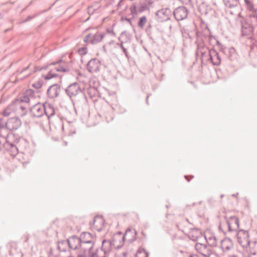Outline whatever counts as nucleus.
<instances>
[{
    "mask_svg": "<svg viewBox=\"0 0 257 257\" xmlns=\"http://www.w3.org/2000/svg\"><path fill=\"white\" fill-rule=\"evenodd\" d=\"M20 138H15V135L10 134L9 136V140L4 144V147L9 152L12 156H15L19 153L18 144L20 141Z\"/></svg>",
    "mask_w": 257,
    "mask_h": 257,
    "instance_id": "obj_1",
    "label": "nucleus"
},
{
    "mask_svg": "<svg viewBox=\"0 0 257 257\" xmlns=\"http://www.w3.org/2000/svg\"><path fill=\"white\" fill-rule=\"evenodd\" d=\"M206 50H208V48L202 46L201 48H198L196 53L197 55L200 53L203 56L205 55ZM208 51L209 56V60L211 61L212 64L215 66L219 65L221 63V58L218 53L214 49L208 50Z\"/></svg>",
    "mask_w": 257,
    "mask_h": 257,
    "instance_id": "obj_2",
    "label": "nucleus"
},
{
    "mask_svg": "<svg viewBox=\"0 0 257 257\" xmlns=\"http://www.w3.org/2000/svg\"><path fill=\"white\" fill-rule=\"evenodd\" d=\"M223 227H227L228 231L229 232L238 231L239 229V219L235 216H230L226 220L225 223L221 224L219 226V230L222 231L224 234L226 232L223 230Z\"/></svg>",
    "mask_w": 257,
    "mask_h": 257,
    "instance_id": "obj_3",
    "label": "nucleus"
},
{
    "mask_svg": "<svg viewBox=\"0 0 257 257\" xmlns=\"http://www.w3.org/2000/svg\"><path fill=\"white\" fill-rule=\"evenodd\" d=\"M81 244V242L79 237L76 235H72L66 240L60 241L58 247L60 251H66L65 249L62 248L61 245L68 244L70 248L76 250L80 248Z\"/></svg>",
    "mask_w": 257,
    "mask_h": 257,
    "instance_id": "obj_4",
    "label": "nucleus"
},
{
    "mask_svg": "<svg viewBox=\"0 0 257 257\" xmlns=\"http://www.w3.org/2000/svg\"><path fill=\"white\" fill-rule=\"evenodd\" d=\"M96 240L89 241L87 242L81 243L80 248L84 253L88 252V257H96L98 247L95 246Z\"/></svg>",
    "mask_w": 257,
    "mask_h": 257,
    "instance_id": "obj_5",
    "label": "nucleus"
},
{
    "mask_svg": "<svg viewBox=\"0 0 257 257\" xmlns=\"http://www.w3.org/2000/svg\"><path fill=\"white\" fill-rule=\"evenodd\" d=\"M235 233L237 242L242 248L249 245V243L251 240L248 231L239 229Z\"/></svg>",
    "mask_w": 257,
    "mask_h": 257,
    "instance_id": "obj_6",
    "label": "nucleus"
},
{
    "mask_svg": "<svg viewBox=\"0 0 257 257\" xmlns=\"http://www.w3.org/2000/svg\"><path fill=\"white\" fill-rule=\"evenodd\" d=\"M102 244L101 249L103 251L105 255L109 253L113 248L118 249L122 246V243L117 244V243L113 239L111 241L104 239L102 242Z\"/></svg>",
    "mask_w": 257,
    "mask_h": 257,
    "instance_id": "obj_7",
    "label": "nucleus"
},
{
    "mask_svg": "<svg viewBox=\"0 0 257 257\" xmlns=\"http://www.w3.org/2000/svg\"><path fill=\"white\" fill-rule=\"evenodd\" d=\"M31 111L33 113L34 116L36 117H40L43 116V114L45 113L48 117L49 118L54 114V111L52 110L53 112L50 114H49L47 112L44 105H41L40 104L35 105L32 107Z\"/></svg>",
    "mask_w": 257,
    "mask_h": 257,
    "instance_id": "obj_8",
    "label": "nucleus"
},
{
    "mask_svg": "<svg viewBox=\"0 0 257 257\" xmlns=\"http://www.w3.org/2000/svg\"><path fill=\"white\" fill-rule=\"evenodd\" d=\"M171 14V11L170 9H162L156 12L155 16L158 21L162 22L169 20Z\"/></svg>",
    "mask_w": 257,
    "mask_h": 257,
    "instance_id": "obj_9",
    "label": "nucleus"
},
{
    "mask_svg": "<svg viewBox=\"0 0 257 257\" xmlns=\"http://www.w3.org/2000/svg\"><path fill=\"white\" fill-rule=\"evenodd\" d=\"M65 91L70 97L76 96L82 92L79 84L77 82H74L70 84L65 89Z\"/></svg>",
    "mask_w": 257,
    "mask_h": 257,
    "instance_id": "obj_10",
    "label": "nucleus"
},
{
    "mask_svg": "<svg viewBox=\"0 0 257 257\" xmlns=\"http://www.w3.org/2000/svg\"><path fill=\"white\" fill-rule=\"evenodd\" d=\"M173 15L177 21L183 20L187 17L188 10L184 6L179 7L175 9Z\"/></svg>",
    "mask_w": 257,
    "mask_h": 257,
    "instance_id": "obj_11",
    "label": "nucleus"
},
{
    "mask_svg": "<svg viewBox=\"0 0 257 257\" xmlns=\"http://www.w3.org/2000/svg\"><path fill=\"white\" fill-rule=\"evenodd\" d=\"M21 124L22 121L19 117H11L7 120V128L10 131L16 130L19 128Z\"/></svg>",
    "mask_w": 257,
    "mask_h": 257,
    "instance_id": "obj_12",
    "label": "nucleus"
},
{
    "mask_svg": "<svg viewBox=\"0 0 257 257\" xmlns=\"http://www.w3.org/2000/svg\"><path fill=\"white\" fill-rule=\"evenodd\" d=\"M61 90L60 86L57 84L51 85L47 90V95L50 98H55L59 96Z\"/></svg>",
    "mask_w": 257,
    "mask_h": 257,
    "instance_id": "obj_13",
    "label": "nucleus"
},
{
    "mask_svg": "<svg viewBox=\"0 0 257 257\" xmlns=\"http://www.w3.org/2000/svg\"><path fill=\"white\" fill-rule=\"evenodd\" d=\"M100 62L96 58L91 59L87 64V69L91 73L96 72L99 70Z\"/></svg>",
    "mask_w": 257,
    "mask_h": 257,
    "instance_id": "obj_14",
    "label": "nucleus"
},
{
    "mask_svg": "<svg viewBox=\"0 0 257 257\" xmlns=\"http://www.w3.org/2000/svg\"><path fill=\"white\" fill-rule=\"evenodd\" d=\"M249 245L244 247V250L247 253L248 256L255 255L257 253V240L250 241Z\"/></svg>",
    "mask_w": 257,
    "mask_h": 257,
    "instance_id": "obj_15",
    "label": "nucleus"
},
{
    "mask_svg": "<svg viewBox=\"0 0 257 257\" xmlns=\"http://www.w3.org/2000/svg\"><path fill=\"white\" fill-rule=\"evenodd\" d=\"M79 238L81 243L87 242H89V241L96 240L95 235H93L92 234L88 232H82Z\"/></svg>",
    "mask_w": 257,
    "mask_h": 257,
    "instance_id": "obj_16",
    "label": "nucleus"
},
{
    "mask_svg": "<svg viewBox=\"0 0 257 257\" xmlns=\"http://www.w3.org/2000/svg\"><path fill=\"white\" fill-rule=\"evenodd\" d=\"M221 247L223 251L230 250L233 247L232 240L229 238H225L221 240Z\"/></svg>",
    "mask_w": 257,
    "mask_h": 257,
    "instance_id": "obj_17",
    "label": "nucleus"
},
{
    "mask_svg": "<svg viewBox=\"0 0 257 257\" xmlns=\"http://www.w3.org/2000/svg\"><path fill=\"white\" fill-rule=\"evenodd\" d=\"M132 230L130 228H127L125 231V233L124 235H122L120 231L118 232L116 234H114L113 237V240H114L116 243L117 240H119V243H122L123 244V242L124 240L125 237L127 235L128 233L131 232Z\"/></svg>",
    "mask_w": 257,
    "mask_h": 257,
    "instance_id": "obj_18",
    "label": "nucleus"
},
{
    "mask_svg": "<svg viewBox=\"0 0 257 257\" xmlns=\"http://www.w3.org/2000/svg\"><path fill=\"white\" fill-rule=\"evenodd\" d=\"M103 33H96L93 35H91V39L90 40V43L92 44H96L101 42L104 36Z\"/></svg>",
    "mask_w": 257,
    "mask_h": 257,
    "instance_id": "obj_19",
    "label": "nucleus"
},
{
    "mask_svg": "<svg viewBox=\"0 0 257 257\" xmlns=\"http://www.w3.org/2000/svg\"><path fill=\"white\" fill-rule=\"evenodd\" d=\"M57 63H60L61 64L59 65L58 67H56L55 69L58 72H66L69 71V69L67 67H65L62 64H64L65 62H63L62 60H60L59 61H56L52 62L51 63L52 65H55Z\"/></svg>",
    "mask_w": 257,
    "mask_h": 257,
    "instance_id": "obj_20",
    "label": "nucleus"
},
{
    "mask_svg": "<svg viewBox=\"0 0 257 257\" xmlns=\"http://www.w3.org/2000/svg\"><path fill=\"white\" fill-rule=\"evenodd\" d=\"M226 7L232 9L239 5V0H223Z\"/></svg>",
    "mask_w": 257,
    "mask_h": 257,
    "instance_id": "obj_21",
    "label": "nucleus"
},
{
    "mask_svg": "<svg viewBox=\"0 0 257 257\" xmlns=\"http://www.w3.org/2000/svg\"><path fill=\"white\" fill-rule=\"evenodd\" d=\"M206 241L210 246H216L217 245V240L214 235H211L209 237H205Z\"/></svg>",
    "mask_w": 257,
    "mask_h": 257,
    "instance_id": "obj_22",
    "label": "nucleus"
},
{
    "mask_svg": "<svg viewBox=\"0 0 257 257\" xmlns=\"http://www.w3.org/2000/svg\"><path fill=\"white\" fill-rule=\"evenodd\" d=\"M200 253L204 257H209L212 254V251L210 248L206 245V247L204 248V249L200 252Z\"/></svg>",
    "mask_w": 257,
    "mask_h": 257,
    "instance_id": "obj_23",
    "label": "nucleus"
},
{
    "mask_svg": "<svg viewBox=\"0 0 257 257\" xmlns=\"http://www.w3.org/2000/svg\"><path fill=\"white\" fill-rule=\"evenodd\" d=\"M147 22V18L146 16L141 17L138 23V26L141 28H143L145 24Z\"/></svg>",
    "mask_w": 257,
    "mask_h": 257,
    "instance_id": "obj_24",
    "label": "nucleus"
},
{
    "mask_svg": "<svg viewBox=\"0 0 257 257\" xmlns=\"http://www.w3.org/2000/svg\"><path fill=\"white\" fill-rule=\"evenodd\" d=\"M146 10H149V8L146 4H141L138 8V11L140 13H142Z\"/></svg>",
    "mask_w": 257,
    "mask_h": 257,
    "instance_id": "obj_25",
    "label": "nucleus"
},
{
    "mask_svg": "<svg viewBox=\"0 0 257 257\" xmlns=\"http://www.w3.org/2000/svg\"><path fill=\"white\" fill-rule=\"evenodd\" d=\"M206 245L201 243H197L195 245L196 249L200 253L204 248L206 247Z\"/></svg>",
    "mask_w": 257,
    "mask_h": 257,
    "instance_id": "obj_26",
    "label": "nucleus"
},
{
    "mask_svg": "<svg viewBox=\"0 0 257 257\" xmlns=\"http://www.w3.org/2000/svg\"><path fill=\"white\" fill-rule=\"evenodd\" d=\"M7 121L2 117L0 118V130H2L7 128Z\"/></svg>",
    "mask_w": 257,
    "mask_h": 257,
    "instance_id": "obj_27",
    "label": "nucleus"
},
{
    "mask_svg": "<svg viewBox=\"0 0 257 257\" xmlns=\"http://www.w3.org/2000/svg\"><path fill=\"white\" fill-rule=\"evenodd\" d=\"M58 75L55 73H52L51 72H49L47 75L45 76V79L46 80H49L53 77H57Z\"/></svg>",
    "mask_w": 257,
    "mask_h": 257,
    "instance_id": "obj_28",
    "label": "nucleus"
},
{
    "mask_svg": "<svg viewBox=\"0 0 257 257\" xmlns=\"http://www.w3.org/2000/svg\"><path fill=\"white\" fill-rule=\"evenodd\" d=\"M97 220H98L100 223H102L103 222V219L101 216H95V218H94L93 222V225L95 227H97V225L95 224Z\"/></svg>",
    "mask_w": 257,
    "mask_h": 257,
    "instance_id": "obj_29",
    "label": "nucleus"
},
{
    "mask_svg": "<svg viewBox=\"0 0 257 257\" xmlns=\"http://www.w3.org/2000/svg\"><path fill=\"white\" fill-rule=\"evenodd\" d=\"M43 84V81L42 80H39L36 82L32 84V86L36 89L40 88Z\"/></svg>",
    "mask_w": 257,
    "mask_h": 257,
    "instance_id": "obj_30",
    "label": "nucleus"
},
{
    "mask_svg": "<svg viewBox=\"0 0 257 257\" xmlns=\"http://www.w3.org/2000/svg\"><path fill=\"white\" fill-rule=\"evenodd\" d=\"M78 53L80 55H84L87 53V49L85 47L80 48L78 50Z\"/></svg>",
    "mask_w": 257,
    "mask_h": 257,
    "instance_id": "obj_31",
    "label": "nucleus"
},
{
    "mask_svg": "<svg viewBox=\"0 0 257 257\" xmlns=\"http://www.w3.org/2000/svg\"><path fill=\"white\" fill-rule=\"evenodd\" d=\"M143 253L146 257H148V253L147 252H146V251L145 250V249H143V251H142L141 250H138V251L137 252L136 254V257H140V256L141 255V254Z\"/></svg>",
    "mask_w": 257,
    "mask_h": 257,
    "instance_id": "obj_32",
    "label": "nucleus"
},
{
    "mask_svg": "<svg viewBox=\"0 0 257 257\" xmlns=\"http://www.w3.org/2000/svg\"><path fill=\"white\" fill-rule=\"evenodd\" d=\"M34 92L35 91L33 90L29 89L26 91V94L28 96L33 97Z\"/></svg>",
    "mask_w": 257,
    "mask_h": 257,
    "instance_id": "obj_33",
    "label": "nucleus"
},
{
    "mask_svg": "<svg viewBox=\"0 0 257 257\" xmlns=\"http://www.w3.org/2000/svg\"><path fill=\"white\" fill-rule=\"evenodd\" d=\"M130 10L132 14L137 15V7L135 5H133L130 8Z\"/></svg>",
    "mask_w": 257,
    "mask_h": 257,
    "instance_id": "obj_34",
    "label": "nucleus"
},
{
    "mask_svg": "<svg viewBox=\"0 0 257 257\" xmlns=\"http://www.w3.org/2000/svg\"><path fill=\"white\" fill-rule=\"evenodd\" d=\"M21 102H29L30 101V98L26 94L21 99Z\"/></svg>",
    "mask_w": 257,
    "mask_h": 257,
    "instance_id": "obj_35",
    "label": "nucleus"
},
{
    "mask_svg": "<svg viewBox=\"0 0 257 257\" xmlns=\"http://www.w3.org/2000/svg\"><path fill=\"white\" fill-rule=\"evenodd\" d=\"M11 112L9 110L8 108H6L3 112V115L4 116H8L10 115Z\"/></svg>",
    "mask_w": 257,
    "mask_h": 257,
    "instance_id": "obj_36",
    "label": "nucleus"
},
{
    "mask_svg": "<svg viewBox=\"0 0 257 257\" xmlns=\"http://www.w3.org/2000/svg\"><path fill=\"white\" fill-rule=\"evenodd\" d=\"M91 39V34H89L87 35L84 38V42H90V40Z\"/></svg>",
    "mask_w": 257,
    "mask_h": 257,
    "instance_id": "obj_37",
    "label": "nucleus"
},
{
    "mask_svg": "<svg viewBox=\"0 0 257 257\" xmlns=\"http://www.w3.org/2000/svg\"><path fill=\"white\" fill-rule=\"evenodd\" d=\"M124 36H126V31H123L120 34V37L118 38V40L120 42V44H122L123 45V42L121 40V38H122Z\"/></svg>",
    "mask_w": 257,
    "mask_h": 257,
    "instance_id": "obj_38",
    "label": "nucleus"
},
{
    "mask_svg": "<svg viewBox=\"0 0 257 257\" xmlns=\"http://www.w3.org/2000/svg\"><path fill=\"white\" fill-rule=\"evenodd\" d=\"M247 6L248 7V11H252V12H254V11L255 12V10H254V9L253 5L251 3H250L248 5H247Z\"/></svg>",
    "mask_w": 257,
    "mask_h": 257,
    "instance_id": "obj_39",
    "label": "nucleus"
},
{
    "mask_svg": "<svg viewBox=\"0 0 257 257\" xmlns=\"http://www.w3.org/2000/svg\"><path fill=\"white\" fill-rule=\"evenodd\" d=\"M35 16H28L26 19L24 20L23 21V23H26L27 22H28L30 20H31L32 19H33L34 18H35Z\"/></svg>",
    "mask_w": 257,
    "mask_h": 257,
    "instance_id": "obj_40",
    "label": "nucleus"
},
{
    "mask_svg": "<svg viewBox=\"0 0 257 257\" xmlns=\"http://www.w3.org/2000/svg\"><path fill=\"white\" fill-rule=\"evenodd\" d=\"M221 50L223 52H226V51H228V52H231V51H234L233 48L229 50L227 49L226 47L223 48V46L221 47Z\"/></svg>",
    "mask_w": 257,
    "mask_h": 257,
    "instance_id": "obj_41",
    "label": "nucleus"
},
{
    "mask_svg": "<svg viewBox=\"0 0 257 257\" xmlns=\"http://www.w3.org/2000/svg\"><path fill=\"white\" fill-rule=\"evenodd\" d=\"M122 50L123 53L124 54L125 56H126V57L128 59L129 56H128V54L127 52L126 48H123V49H122Z\"/></svg>",
    "mask_w": 257,
    "mask_h": 257,
    "instance_id": "obj_42",
    "label": "nucleus"
},
{
    "mask_svg": "<svg viewBox=\"0 0 257 257\" xmlns=\"http://www.w3.org/2000/svg\"><path fill=\"white\" fill-rule=\"evenodd\" d=\"M20 108L24 111V113L22 115H24L27 112L26 107L23 106H20Z\"/></svg>",
    "mask_w": 257,
    "mask_h": 257,
    "instance_id": "obj_43",
    "label": "nucleus"
},
{
    "mask_svg": "<svg viewBox=\"0 0 257 257\" xmlns=\"http://www.w3.org/2000/svg\"><path fill=\"white\" fill-rule=\"evenodd\" d=\"M145 1L146 2L145 4H148L149 5H151L154 3V1L153 0H145Z\"/></svg>",
    "mask_w": 257,
    "mask_h": 257,
    "instance_id": "obj_44",
    "label": "nucleus"
},
{
    "mask_svg": "<svg viewBox=\"0 0 257 257\" xmlns=\"http://www.w3.org/2000/svg\"><path fill=\"white\" fill-rule=\"evenodd\" d=\"M88 13L89 14H93V9H92V7H89L88 8Z\"/></svg>",
    "mask_w": 257,
    "mask_h": 257,
    "instance_id": "obj_45",
    "label": "nucleus"
},
{
    "mask_svg": "<svg viewBox=\"0 0 257 257\" xmlns=\"http://www.w3.org/2000/svg\"><path fill=\"white\" fill-rule=\"evenodd\" d=\"M29 68V66H27L26 67V68H25L23 70L20 71V70H18L17 71V73H22L23 71H26V70H27Z\"/></svg>",
    "mask_w": 257,
    "mask_h": 257,
    "instance_id": "obj_46",
    "label": "nucleus"
},
{
    "mask_svg": "<svg viewBox=\"0 0 257 257\" xmlns=\"http://www.w3.org/2000/svg\"><path fill=\"white\" fill-rule=\"evenodd\" d=\"M77 257H88V254L87 256L86 253H84L83 254H78Z\"/></svg>",
    "mask_w": 257,
    "mask_h": 257,
    "instance_id": "obj_47",
    "label": "nucleus"
},
{
    "mask_svg": "<svg viewBox=\"0 0 257 257\" xmlns=\"http://www.w3.org/2000/svg\"><path fill=\"white\" fill-rule=\"evenodd\" d=\"M250 17L255 18L257 19V10H255V14H253V15H251L250 16Z\"/></svg>",
    "mask_w": 257,
    "mask_h": 257,
    "instance_id": "obj_48",
    "label": "nucleus"
},
{
    "mask_svg": "<svg viewBox=\"0 0 257 257\" xmlns=\"http://www.w3.org/2000/svg\"><path fill=\"white\" fill-rule=\"evenodd\" d=\"M125 20L128 22L130 24H131V19H128V18H125Z\"/></svg>",
    "mask_w": 257,
    "mask_h": 257,
    "instance_id": "obj_49",
    "label": "nucleus"
},
{
    "mask_svg": "<svg viewBox=\"0 0 257 257\" xmlns=\"http://www.w3.org/2000/svg\"><path fill=\"white\" fill-rule=\"evenodd\" d=\"M32 3V2H31L29 4V5L28 6H27V7H26L23 10H22V12H24L27 8L28 7H29L30 5H31Z\"/></svg>",
    "mask_w": 257,
    "mask_h": 257,
    "instance_id": "obj_50",
    "label": "nucleus"
},
{
    "mask_svg": "<svg viewBox=\"0 0 257 257\" xmlns=\"http://www.w3.org/2000/svg\"><path fill=\"white\" fill-rule=\"evenodd\" d=\"M117 45H118V46H119L120 47V48H121V49H123V48H124V46H123V45H122V44H118H118H117Z\"/></svg>",
    "mask_w": 257,
    "mask_h": 257,
    "instance_id": "obj_51",
    "label": "nucleus"
},
{
    "mask_svg": "<svg viewBox=\"0 0 257 257\" xmlns=\"http://www.w3.org/2000/svg\"><path fill=\"white\" fill-rule=\"evenodd\" d=\"M127 255V253L126 252H124L122 253V255L124 257H126Z\"/></svg>",
    "mask_w": 257,
    "mask_h": 257,
    "instance_id": "obj_52",
    "label": "nucleus"
},
{
    "mask_svg": "<svg viewBox=\"0 0 257 257\" xmlns=\"http://www.w3.org/2000/svg\"><path fill=\"white\" fill-rule=\"evenodd\" d=\"M189 257H199V256L196 254H191L189 256Z\"/></svg>",
    "mask_w": 257,
    "mask_h": 257,
    "instance_id": "obj_53",
    "label": "nucleus"
},
{
    "mask_svg": "<svg viewBox=\"0 0 257 257\" xmlns=\"http://www.w3.org/2000/svg\"><path fill=\"white\" fill-rule=\"evenodd\" d=\"M6 108H8L9 109V110L12 112V109H11V106L10 105L8 106Z\"/></svg>",
    "mask_w": 257,
    "mask_h": 257,
    "instance_id": "obj_54",
    "label": "nucleus"
},
{
    "mask_svg": "<svg viewBox=\"0 0 257 257\" xmlns=\"http://www.w3.org/2000/svg\"><path fill=\"white\" fill-rule=\"evenodd\" d=\"M245 3L246 5H248L250 3V2L249 0H244Z\"/></svg>",
    "mask_w": 257,
    "mask_h": 257,
    "instance_id": "obj_55",
    "label": "nucleus"
},
{
    "mask_svg": "<svg viewBox=\"0 0 257 257\" xmlns=\"http://www.w3.org/2000/svg\"><path fill=\"white\" fill-rule=\"evenodd\" d=\"M149 97V95H148V96H147V98H146V103L147 104H149V102H148V98Z\"/></svg>",
    "mask_w": 257,
    "mask_h": 257,
    "instance_id": "obj_56",
    "label": "nucleus"
},
{
    "mask_svg": "<svg viewBox=\"0 0 257 257\" xmlns=\"http://www.w3.org/2000/svg\"><path fill=\"white\" fill-rule=\"evenodd\" d=\"M185 178L189 182L190 181V180L189 179H188V176H185Z\"/></svg>",
    "mask_w": 257,
    "mask_h": 257,
    "instance_id": "obj_57",
    "label": "nucleus"
},
{
    "mask_svg": "<svg viewBox=\"0 0 257 257\" xmlns=\"http://www.w3.org/2000/svg\"><path fill=\"white\" fill-rule=\"evenodd\" d=\"M217 45H221V43L218 41H217Z\"/></svg>",
    "mask_w": 257,
    "mask_h": 257,
    "instance_id": "obj_58",
    "label": "nucleus"
},
{
    "mask_svg": "<svg viewBox=\"0 0 257 257\" xmlns=\"http://www.w3.org/2000/svg\"><path fill=\"white\" fill-rule=\"evenodd\" d=\"M238 194V193H236V194H233V195H232V196H233V197H235V196H236Z\"/></svg>",
    "mask_w": 257,
    "mask_h": 257,
    "instance_id": "obj_59",
    "label": "nucleus"
},
{
    "mask_svg": "<svg viewBox=\"0 0 257 257\" xmlns=\"http://www.w3.org/2000/svg\"><path fill=\"white\" fill-rule=\"evenodd\" d=\"M9 30H10V29H6V30L5 31V33H6V32H8Z\"/></svg>",
    "mask_w": 257,
    "mask_h": 257,
    "instance_id": "obj_60",
    "label": "nucleus"
},
{
    "mask_svg": "<svg viewBox=\"0 0 257 257\" xmlns=\"http://www.w3.org/2000/svg\"><path fill=\"white\" fill-rule=\"evenodd\" d=\"M97 229V230H98V231H101V230H102L101 228H99V229L98 228V229Z\"/></svg>",
    "mask_w": 257,
    "mask_h": 257,
    "instance_id": "obj_61",
    "label": "nucleus"
},
{
    "mask_svg": "<svg viewBox=\"0 0 257 257\" xmlns=\"http://www.w3.org/2000/svg\"><path fill=\"white\" fill-rule=\"evenodd\" d=\"M122 0H120V1H119V3H118V5H119V4H120V3L121 2H122Z\"/></svg>",
    "mask_w": 257,
    "mask_h": 257,
    "instance_id": "obj_62",
    "label": "nucleus"
},
{
    "mask_svg": "<svg viewBox=\"0 0 257 257\" xmlns=\"http://www.w3.org/2000/svg\"><path fill=\"white\" fill-rule=\"evenodd\" d=\"M134 233H135V234H137V231L135 230H134Z\"/></svg>",
    "mask_w": 257,
    "mask_h": 257,
    "instance_id": "obj_63",
    "label": "nucleus"
},
{
    "mask_svg": "<svg viewBox=\"0 0 257 257\" xmlns=\"http://www.w3.org/2000/svg\"><path fill=\"white\" fill-rule=\"evenodd\" d=\"M232 257H237V256L236 255H233L232 256Z\"/></svg>",
    "mask_w": 257,
    "mask_h": 257,
    "instance_id": "obj_64",
    "label": "nucleus"
}]
</instances>
